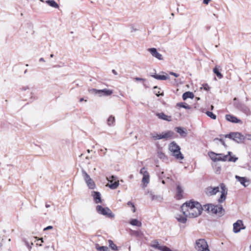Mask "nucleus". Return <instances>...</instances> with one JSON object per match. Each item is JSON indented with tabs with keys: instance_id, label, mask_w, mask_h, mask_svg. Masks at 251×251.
I'll list each match as a JSON object with an SVG mask.
<instances>
[{
	"instance_id": "nucleus-21",
	"label": "nucleus",
	"mask_w": 251,
	"mask_h": 251,
	"mask_svg": "<svg viewBox=\"0 0 251 251\" xmlns=\"http://www.w3.org/2000/svg\"><path fill=\"white\" fill-rule=\"evenodd\" d=\"M208 154L209 157L211 158V159L214 162L217 161V158L218 156L223 155L222 153H216L213 151H209L208 153Z\"/></svg>"
},
{
	"instance_id": "nucleus-19",
	"label": "nucleus",
	"mask_w": 251,
	"mask_h": 251,
	"mask_svg": "<svg viewBox=\"0 0 251 251\" xmlns=\"http://www.w3.org/2000/svg\"><path fill=\"white\" fill-rule=\"evenodd\" d=\"M156 115L158 117V118L160 119L168 122H170L172 121L171 116H167L166 114H165L163 112L157 113L156 114Z\"/></svg>"
},
{
	"instance_id": "nucleus-49",
	"label": "nucleus",
	"mask_w": 251,
	"mask_h": 251,
	"mask_svg": "<svg viewBox=\"0 0 251 251\" xmlns=\"http://www.w3.org/2000/svg\"><path fill=\"white\" fill-rule=\"evenodd\" d=\"M170 75L176 77H177L178 76H179V75L177 74H176L175 73H174V72H170Z\"/></svg>"
},
{
	"instance_id": "nucleus-16",
	"label": "nucleus",
	"mask_w": 251,
	"mask_h": 251,
	"mask_svg": "<svg viewBox=\"0 0 251 251\" xmlns=\"http://www.w3.org/2000/svg\"><path fill=\"white\" fill-rule=\"evenodd\" d=\"M235 178L244 187L248 186L250 184L249 179H247L245 177H241L238 176H236Z\"/></svg>"
},
{
	"instance_id": "nucleus-41",
	"label": "nucleus",
	"mask_w": 251,
	"mask_h": 251,
	"mask_svg": "<svg viewBox=\"0 0 251 251\" xmlns=\"http://www.w3.org/2000/svg\"><path fill=\"white\" fill-rule=\"evenodd\" d=\"M140 173L142 174L143 176L144 175H146V173H149L148 171L146 170L145 168L143 167L140 170Z\"/></svg>"
},
{
	"instance_id": "nucleus-24",
	"label": "nucleus",
	"mask_w": 251,
	"mask_h": 251,
	"mask_svg": "<svg viewBox=\"0 0 251 251\" xmlns=\"http://www.w3.org/2000/svg\"><path fill=\"white\" fill-rule=\"evenodd\" d=\"M194 97V94L190 91L186 92L183 93L182 95V99L183 100H186L188 98L193 99Z\"/></svg>"
},
{
	"instance_id": "nucleus-43",
	"label": "nucleus",
	"mask_w": 251,
	"mask_h": 251,
	"mask_svg": "<svg viewBox=\"0 0 251 251\" xmlns=\"http://www.w3.org/2000/svg\"><path fill=\"white\" fill-rule=\"evenodd\" d=\"M214 140H219L221 144L225 147H226V144H225V141L222 139H219L218 138H216L214 139Z\"/></svg>"
},
{
	"instance_id": "nucleus-18",
	"label": "nucleus",
	"mask_w": 251,
	"mask_h": 251,
	"mask_svg": "<svg viewBox=\"0 0 251 251\" xmlns=\"http://www.w3.org/2000/svg\"><path fill=\"white\" fill-rule=\"evenodd\" d=\"M226 119L227 121L231 122L233 123H239L241 122L240 120L238 119L236 117L230 114L226 115Z\"/></svg>"
},
{
	"instance_id": "nucleus-13",
	"label": "nucleus",
	"mask_w": 251,
	"mask_h": 251,
	"mask_svg": "<svg viewBox=\"0 0 251 251\" xmlns=\"http://www.w3.org/2000/svg\"><path fill=\"white\" fill-rule=\"evenodd\" d=\"M234 104L238 109L241 110L246 114L249 115L250 114V109L245 104L240 102L235 103Z\"/></svg>"
},
{
	"instance_id": "nucleus-9",
	"label": "nucleus",
	"mask_w": 251,
	"mask_h": 251,
	"mask_svg": "<svg viewBox=\"0 0 251 251\" xmlns=\"http://www.w3.org/2000/svg\"><path fill=\"white\" fill-rule=\"evenodd\" d=\"M90 92L95 93V94H99L100 96H108L113 93L111 90L104 89L101 90H97L96 89H92L89 90Z\"/></svg>"
},
{
	"instance_id": "nucleus-20",
	"label": "nucleus",
	"mask_w": 251,
	"mask_h": 251,
	"mask_svg": "<svg viewBox=\"0 0 251 251\" xmlns=\"http://www.w3.org/2000/svg\"><path fill=\"white\" fill-rule=\"evenodd\" d=\"M176 197L177 200H180L183 198L182 193L183 192V190L181 188V186L179 185H177L176 186Z\"/></svg>"
},
{
	"instance_id": "nucleus-12",
	"label": "nucleus",
	"mask_w": 251,
	"mask_h": 251,
	"mask_svg": "<svg viewBox=\"0 0 251 251\" xmlns=\"http://www.w3.org/2000/svg\"><path fill=\"white\" fill-rule=\"evenodd\" d=\"M246 226H244L243 222L241 220H238L233 224V232L234 233H238L240 231L241 229H244Z\"/></svg>"
},
{
	"instance_id": "nucleus-29",
	"label": "nucleus",
	"mask_w": 251,
	"mask_h": 251,
	"mask_svg": "<svg viewBox=\"0 0 251 251\" xmlns=\"http://www.w3.org/2000/svg\"><path fill=\"white\" fill-rule=\"evenodd\" d=\"M176 130L182 137H185L187 135V133L181 127H176Z\"/></svg>"
},
{
	"instance_id": "nucleus-10",
	"label": "nucleus",
	"mask_w": 251,
	"mask_h": 251,
	"mask_svg": "<svg viewBox=\"0 0 251 251\" xmlns=\"http://www.w3.org/2000/svg\"><path fill=\"white\" fill-rule=\"evenodd\" d=\"M220 187L221 189V195L220 198L218 200V202L219 203H222L226 199V196L227 194V190L226 185L224 183L220 184Z\"/></svg>"
},
{
	"instance_id": "nucleus-37",
	"label": "nucleus",
	"mask_w": 251,
	"mask_h": 251,
	"mask_svg": "<svg viewBox=\"0 0 251 251\" xmlns=\"http://www.w3.org/2000/svg\"><path fill=\"white\" fill-rule=\"evenodd\" d=\"M151 198V200H157V201H160L162 199V198L160 196H157L155 195L152 193H151L150 194Z\"/></svg>"
},
{
	"instance_id": "nucleus-2",
	"label": "nucleus",
	"mask_w": 251,
	"mask_h": 251,
	"mask_svg": "<svg viewBox=\"0 0 251 251\" xmlns=\"http://www.w3.org/2000/svg\"><path fill=\"white\" fill-rule=\"evenodd\" d=\"M204 210L208 213H212L218 214L219 216L221 217L225 213V210L221 205H214L213 204H206L204 205Z\"/></svg>"
},
{
	"instance_id": "nucleus-57",
	"label": "nucleus",
	"mask_w": 251,
	"mask_h": 251,
	"mask_svg": "<svg viewBox=\"0 0 251 251\" xmlns=\"http://www.w3.org/2000/svg\"><path fill=\"white\" fill-rule=\"evenodd\" d=\"M39 61H40V62L41 61L45 62V60H44V59L43 58H41L39 59Z\"/></svg>"
},
{
	"instance_id": "nucleus-39",
	"label": "nucleus",
	"mask_w": 251,
	"mask_h": 251,
	"mask_svg": "<svg viewBox=\"0 0 251 251\" xmlns=\"http://www.w3.org/2000/svg\"><path fill=\"white\" fill-rule=\"evenodd\" d=\"M206 115L213 120L216 119V115L210 111H207L206 112Z\"/></svg>"
},
{
	"instance_id": "nucleus-6",
	"label": "nucleus",
	"mask_w": 251,
	"mask_h": 251,
	"mask_svg": "<svg viewBox=\"0 0 251 251\" xmlns=\"http://www.w3.org/2000/svg\"><path fill=\"white\" fill-rule=\"evenodd\" d=\"M195 248L197 251H210L208 244L204 239H199L196 240Z\"/></svg>"
},
{
	"instance_id": "nucleus-42",
	"label": "nucleus",
	"mask_w": 251,
	"mask_h": 251,
	"mask_svg": "<svg viewBox=\"0 0 251 251\" xmlns=\"http://www.w3.org/2000/svg\"><path fill=\"white\" fill-rule=\"evenodd\" d=\"M222 156V159H219V160H222V161H226V160H228V155H224L223 154Z\"/></svg>"
},
{
	"instance_id": "nucleus-38",
	"label": "nucleus",
	"mask_w": 251,
	"mask_h": 251,
	"mask_svg": "<svg viewBox=\"0 0 251 251\" xmlns=\"http://www.w3.org/2000/svg\"><path fill=\"white\" fill-rule=\"evenodd\" d=\"M115 122V117L112 115L109 117L107 119V124L109 126H111Z\"/></svg>"
},
{
	"instance_id": "nucleus-53",
	"label": "nucleus",
	"mask_w": 251,
	"mask_h": 251,
	"mask_svg": "<svg viewBox=\"0 0 251 251\" xmlns=\"http://www.w3.org/2000/svg\"><path fill=\"white\" fill-rule=\"evenodd\" d=\"M219 159H222V156H218L217 158V161H222V160H219Z\"/></svg>"
},
{
	"instance_id": "nucleus-52",
	"label": "nucleus",
	"mask_w": 251,
	"mask_h": 251,
	"mask_svg": "<svg viewBox=\"0 0 251 251\" xmlns=\"http://www.w3.org/2000/svg\"><path fill=\"white\" fill-rule=\"evenodd\" d=\"M211 0H203V3L205 4H208Z\"/></svg>"
},
{
	"instance_id": "nucleus-35",
	"label": "nucleus",
	"mask_w": 251,
	"mask_h": 251,
	"mask_svg": "<svg viewBox=\"0 0 251 251\" xmlns=\"http://www.w3.org/2000/svg\"><path fill=\"white\" fill-rule=\"evenodd\" d=\"M82 174L83 178L85 182L87 181H89V179H91L90 176L83 169L82 170Z\"/></svg>"
},
{
	"instance_id": "nucleus-25",
	"label": "nucleus",
	"mask_w": 251,
	"mask_h": 251,
	"mask_svg": "<svg viewBox=\"0 0 251 251\" xmlns=\"http://www.w3.org/2000/svg\"><path fill=\"white\" fill-rule=\"evenodd\" d=\"M150 181V175L149 173H146V175L143 176L142 178V182L144 183V187H146L147 185L149 183Z\"/></svg>"
},
{
	"instance_id": "nucleus-5",
	"label": "nucleus",
	"mask_w": 251,
	"mask_h": 251,
	"mask_svg": "<svg viewBox=\"0 0 251 251\" xmlns=\"http://www.w3.org/2000/svg\"><path fill=\"white\" fill-rule=\"evenodd\" d=\"M226 138L233 140L237 143H241L245 139V137L238 132H230L224 135Z\"/></svg>"
},
{
	"instance_id": "nucleus-8",
	"label": "nucleus",
	"mask_w": 251,
	"mask_h": 251,
	"mask_svg": "<svg viewBox=\"0 0 251 251\" xmlns=\"http://www.w3.org/2000/svg\"><path fill=\"white\" fill-rule=\"evenodd\" d=\"M107 180L110 183L108 184V186L112 189H116L119 185V180L118 178L114 176H111L109 177H106Z\"/></svg>"
},
{
	"instance_id": "nucleus-58",
	"label": "nucleus",
	"mask_w": 251,
	"mask_h": 251,
	"mask_svg": "<svg viewBox=\"0 0 251 251\" xmlns=\"http://www.w3.org/2000/svg\"><path fill=\"white\" fill-rule=\"evenodd\" d=\"M46 207L47 208H49V207H50V204H46Z\"/></svg>"
},
{
	"instance_id": "nucleus-59",
	"label": "nucleus",
	"mask_w": 251,
	"mask_h": 251,
	"mask_svg": "<svg viewBox=\"0 0 251 251\" xmlns=\"http://www.w3.org/2000/svg\"><path fill=\"white\" fill-rule=\"evenodd\" d=\"M231 152L230 151H228V154L227 155H228V156L229 155V156H231Z\"/></svg>"
},
{
	"instance_id": "nucleus-30",
	"label": "nucleus",
	"mask_w": 251,
	"mask_h": 251,
	"mask_svg": "<svg viewBox=\"0 0 251 251\" xmlns=\"http://www.w3.org/2000/svg\"><path fill=\"white\" fill-rule=\"evenodd\" d=\"M177 107L184 108L186 109H190L191 107L185 102H178L176 103Z\"/></svg>"
},
{
	"instance_id": "nucleus-55",
	"label": "nucleus",
	"mask_w": 251,
	"mask_h": 251,
	"mask_svg": "<svg viewBox=\"0 0 251 251\" xmlns=\"http://www.w3.org/2000/svg\"><path fill=\"white\" fill-rule=\"evenodd\" d=\"M132 211L133 212H135V211H136V209H135V206H133L132 207Z\"/></svg>"
},
{
	"instance_id": "nucleus-7",
	"label": "nucleus",
	"mask_w": 251,
	"mask_h": 251,
	"mask_svg": "<svg viewBox=\"0 0 251 251\" xmlns=\"http://www.w3.org/2000/svg\"><path fill=\"white\" fill-rule=\"evenodd\" d=\"M96 210L97 212L99 213V214L106 216L109 218L114 217V214L108 207L104 208L102 206L98 205L96 207Z\"/></svg>"
},
{
	"instance_id": "nucleus-64",
	"label": "nucleus",
	"mask_w": 251,
	"mask_h": 251,
	"mask_svg": "<svg viewBox=\"0 0 251 251\" xmlns=\"http://www.w3.org/2000/svg\"><path fill=\"white\" fill-rule=\"evenodd\" d=\"M50 57H51V58L53 57V54H51L50 55Z\"/></svg>"
},
{
	"instance_id": "nucleus-32",
	"label": "nucleus",
	"mask_w": 251,
	"mask_h": 251,
	"mask_svg": "<svg viewBox=\"0 0 251 251\" xmlns=\"http://www.w3.org/2000/svg\"><path fill=\"white\" fill-rule=\"evenodd\" d=\"M151 247L159 250H161L163 246H159L158 242L157 240H154L152 241V244L151 245Z\"/></svg>"
},
{
	"instance_id": "nucleus-40",
	"label": "nucleus",
	"mask_w": 251,
	"mask_h": 251,
	"mask_svg": "<svg viewBox=\"0 0 251 251\" xmlns=\"http://www.w3.org/2000/svg\"><path fill=\"white\" fill-rule=\"evenodd\" d=\"M237 160H238V158H237V157H235V156H230L228 158V161H230V162H235Z\"/></svg>"
},
{
	"instance_id": "nucleus-14",
	"label": "nucleus",
	"mask_w": 251,
	"mask_h": 251,
	"mask_svg": "<svg viewBox=\"0 0 251 251\" xmlns=\"http://www.w3.org/2000/svg\"><path fill=\"white\" fill-rule=\"evenodd\" d=\"M148 50L151 53V54L153 57H155L156 58L159 60L163 59L162 54H161L157 51V49L156 48H149L148 49Z\"/></svg>"
},
{
	"instance_id": "nucleus-33",
	"label": "nucleus",
	"mask_w": 251,
	"mask_h": 251,
	"mask_svg": "<svg viewBox=\"0 0 251 251\" xmlns=\"http://www.w3.org/2000/svg\"><path fill=\"white\" fill-rule=\"evenodd\" d=\"M109 246V247L114 251H117L119 250L118 247L115 245L112 240H108Z\"/></svg>"
},
{
	"instance_id": "nucleus-1",
	"label": "nucleus",
	"mask_w": 251,
	"mask_h": 251,
	"mask_svg": "<svg viewBox=\"0 0 251 251\" xmlns=\"http://www.w3.org/2000/svg\"><path fill=\"white\" fill-rule=\"evenodd\" d=\"M181 209L183 214L189 216V218H195L200 216L204 210L198 201L191 200L186 201L181 206Z\"/></svg>"
},
{
	"instance_id": "nucleus-63",
	"label": "nucleus",
	"mask_w": 251,
	"mask_h": 251,
	"mask_svg": "<svg viewBox=\"0 0 251 251\" xmlns=\"http://www.w3.org/2000/svg\"><path fill=\"white\" fill-rule=\"evenodd\" d=\"M162 183L163 184H164L165 183V180L163 179V180H162Z\"/></svg>"
},
{
	"instance_id": "nucleus-48",
	"label": "nucleus",
	"mask_w": 251,
	"mask_h": 251,
	"mask_svg": "<svg viewBox=\"0 0 251 251\" xmlns=\"http://www.w3.org/2000/svg\"><path fill=\"white\" fill-rule=\"evenodd\" d=\"M134 79L136 80V81H144L145 80V79L144 78H140V77H135L134 78Z\"/></svg>"
},
{
	"instance_id": "nucleus-17",
	"label": "nucleus",
	"mask_w": 251,
	"mask_h": 251,
	"mask_svg": "<svg viewBox=\"0 0 251 251\" xmlns=\"http://www.w3.org/2000/svg\"><path fill=\"white\" fill-rule=\"evenodd\" d=\"M92 195L93 197L94 201L96 203H101L102 201L100 192L97 191H93Z\"/></svg>"
},
{
	"instance_id": "nucleus-23",
	"label": "nucleus",
	"mask_w": 251,
	"mask_h": 251,
	"mask_svg": "<svg viewBox=\"0 0 251 251\" xmlns=\"http://www.w3.org/2000/svg\"><path fill=\"white\" fill-rule=\"evenodd\" d=\"M157 155L158 158H159L160 159H162L163 161L166 160L168 159L167 156L162 151L161 148L159 149L158 150L157 152Z\"/></svg>"
},
{
	"instance_id": "nucleus-45",
	"label": "nucleus",
	"mask_w": 251,
	"mask_h": 251,
	"mask_svg": "<svg viewBox=\"0 0 251 251\" xmlns=\"http://www.w3.org/2000/svg\"><path fill=\"white\" fill-rule=\"evenodd\" d=\"M161 251H172L170 248H169L168 247H167L166 246H163V247L162 248V249Z\"/></svg>"
},
{
	"instance_id": "nucleus-44",
	"label": "nucleus",
	"mask_w": 251,
	"mask_h": 251,
	"mask_svg": "<svg viewBox=\"0 0 251 251\" xmlns=\"http://www.w3.org/2000/svg\"><path fill=\"white\" fill-rule=\"evenodd\" d=\"M204 90L208 91L210 89V87L207 84H204L202 85Z\"/></svg>"
},
{
	"instance_id": "nucleus-22",
	"label": "nucleus",
	"mask_w": 251,
	"mask_h": 251,
	"mask_svg": "<svg viewBox=\"0 0 251 251\" xmlns=\"http://www.w3.org/2000/svg\"><path fill=\"white\" fill-rule=\"evenodd\" d=\"M189 217V216H186L183 214V215H181L179 214H177L176 216V218L178 222L184 224L187 221V217Z\"/></svg>"
},
{
	"instance_id": "nucleus-3",
	"label": "nucleus",
	"mask_w": 251,
	"mask_h": 251,
	"mask_svg": "<svg viewBox=\"0 0 251 251\" xmlns=\"http://www.w3.org/2000/svg\"><path fill=\"white\" fill-rule=\"evenodd\" d=\"M169 150L171 152V155L177 159L182 160L184 158L183 154L180 152V148L175 142H172L169 145Z\"/></svg>"
},
{
	"instance_id": "nucleus-26",
	"label": "nucleus",
	"mask_w": 251,
	"mask_h": 251,
	"mask_svg": "<svg viewBox=\"0 0 251 251\" xmlns=\"http://www.w3.org/2000/svg\"><path fill=\"white\" fill-rule=\"evenodd\" d=\"M87 186L90 189H94L96 188V184L93 180L91 178L89 181L85 182Z\"/></svg>"
},
{
	"instance_id": "nucleus-50",
	"label": "nucleus",
	"mask_w": 251,
	"mask_h": 251,
	"mask_svg": "<svg viewBox=\"0 0 251 251\" xmlns=\"http://www.w3.org/2000/svg\"><path fill=\"white\" fill-rule=\"evenodd\" d=\"M52 228H53L52 226H48L47 227H46V228H45L44 230H47L51 229H52Z\"/></svg>"
},
{
	"instance_id": "nucleus-51",
	"label": "nucleus",
	"mask_w": 251,
	"mask_h": 251,
	"mask_svg": "<svg viewBox=\"0 0 251 251\" xmlns=\"http://www.w3.org/2000/svg\"><path fill=\"white\" fill-rule=\"evenodd\" d=\"M127 204L129 206H134V204L131 201H128L127 203Z\"/></svg>"
},
{
	"instance_id": "nucleus-31",
	"label": "nucleus",
	"mask_w": 251,
	"mask_h": 251,
	"mask_svg": "<svg viewBox=\"0 0 251 251\" xmlns=\"http://www.w3.org/2000/svg\"><path fill=\"white\" fill-rule=\"evenodd\" d=\"M95 248L99 251H109L107 246H100L98 244L95 245Z\"/></svg>"
},
{
	"instance_id": "nucleus-46",
	"label": "nucleus",
	"mask_w": 251,
	"mask_h": 251,
	"mask_svg": "<svg viewBox=\"0 0 251 251\" xmlns=\"http://www.w3.org/2000/svg\"><path fill=\"white\" fill-rule=\"evenodd\" d=\"M164 172L162 171L160 173L158 174V176L160 179H163L164 178Z\"/></svg>"
},
{
	"instance_id": "nucleus-61",
	"label": "nucleus",
	"mask_w": 251,
	"mask_h": 251,
	"mask_svg": "<svg viewBox=\"0 0 251 251\" xmlns=\"http://www.w3.org/2000/svg\"><path fill=\"white\" fill-rule=\"evenodd\" d=\"M83 100H84V99H83V98H80V99L79 100V101H80V102H81V101H83Z\"/></svg>"
},
{
	"instance_id": "nucleus-34",
	"label": "nucleus",
	"mask_w": 251,
	"mask_h": 251,
	"mask_svg": "<svg viewBox=\"0 0 251 251\" xmlns=\"http://www.w3.org/2000/svg\"><path fill=\"white\" fill-rule=\"evenodd\" d=\"M213 71L219 79H221L223 77V75L220 72L217 66H215V67L213 69Z\"/></svg>"
},
{
	"instance_id": "nucleus-27",
	"label": "nucleus",
	"mask_w": 251,
	"mask_h": 251,
	"mask_svg": "<svg viewBox=\"0 0 251 251\" xmlns=\"http://www.w3.org/2000/svg\"><path fill=\"white\" fill-rule=\"evenodd\" d=\"M46 2L51 7L55 8H59L58 4L54 0H47Z\"/></svg>"
},
{
	"instance_id": "nucleus-28",
	"label": "nucleus",
	"mask_w": 251,
	"mask_h": 251,
	"mask_svg": "<svg viewBox=\"0 0 251 251\" xmlns=\"http://www.w3.org/2000/svg\"><path fill=\"white\" fill-rule=\"evenodd\" d=\"M130 224L134 226L140 227L142 226V223L139 221L137 219H131L129 222Z\"/></svg>"
},
{
	"instance_id": "nucleus-4",
	"label": "nucleus",
	"mask_w": 251,
	"mask_h": 251,
	"mask_svg": "<svg viewBox=\"0 0 251 251\" xmlns=\"http://www.w3.org/2000/svg\"><path fill=\"white\" fill-rule=\"evenodd\" d=\"M174 133L171 130H169L165 132H163L161 134H158L156 132L151 133L150 134L151 137L154 140H160L165 139L167 140L173 137Z\"/></svg>"
},
{
	"instance_id": "nucleus-36",
	"label": "nucleus",
	"mask_w": 251,
	"mask_h": 251,
	"mask_svg": "<svg viewBox=\"0 0 251 251\" xmlns=\"http://www.w3.org/2000/svg\"><path fill=\"white\" fill-rule=\"evenodd\" d=\"M132 235L138 237H142V236H143L144 234L141 231L134 230L132 231Z\"/></svg>"
},
{
	"instance_id": "nucleus-60",
	"label": "nucleus",
	"mask_w": 251,
	"mask_h": 251,
	"mask_svg": "<svg viewBox=\"0 0 251 251\" xmlns=\"http://www.w3.org/2000/svg\"><path fill=\"white\" fill-rule=\"evenodd\" d=\"M136 29H134L133 27L132 28V30H131V32H133V31H136Z\"/></svg>"
},
{
	"instance_id": "nucleus-11",
	"label": "nucleus",
	"mask_w": 251,
	"mask_h": 251,
	"mask_svg": "<svg viewBox=\"0 0 251 251\" xmlns=\"http://www.w3.org/2000/svg\"><path fill=\"white\" fill-rule=\"evenodd\" d=\"M155 72V70H153V72L150 73V75L153 78L158 79V80H167L169 78V76L165 72H161L162 74H165V75H158L156 74L154 72Z\"/></svg>"
},
{
	"instance_id": "nucleus-47",
	"label": "nucleus",
	"mask_w": 251,
	"mask_h": 251,
	"mask_svg": "<svg viewBox=\"0 0 251 251\" xmlns=\"http://www.w3.org/2000/svg\"><path fill=\"white\" fill-rule=\"evenodd\" d=\"M24 241L26 246H27V247L28 248V249L29 250H30L31 249V248H32L31 246H30L29 243L27 241H26L25 240H24Z\"/></svg>"
},
{
	"instance_id": "nucleus-62",
	"label": "nucleus",
	"mask_w": 251,
	"mask_h": 251,
	"mask_svg": "<svg viewBox=\"0 0 251 251\" xmlns=\"http://www.w3.org/2000/svg\"><path fill=\"white\" fill-rule=\"evenodd\" d=\"M38 240H41V242H43V238L39 239Z\"/></svg>"
},
{
	"instance_id": "nucleus-54",
	"label": "nucleus",
	"mask_w": 251,
	"mask_h": 251,
	"mask_svg": "<svg viewBox=\"0 0 251 251\" xmlns=\"http://www.w3.org/2000/svg\"><path fill=\"white\" fill-rule=\"evenodd\" d=\"M220 170H221V167H219L218 168V169L216 170V173H217V174H219V173H220V171H220Z\"/></svg>"
},
{
	"instance_id": "nucleus-56",
	"label": "nucleus",
	"mask_w": 251,
	"mask_h": 251,
	"mask_svg": "<svg viewBox=\"0 0 251 251\" xmlns=\"http://www.w3.org/2000/svg\"><path fill=\"white\" fill-rule=\"evenodd\" d=\"M112 73H113L115 75H117V72H116L115 70H112Z\"/></svg>"
},
{
	"instance_id": "nucleus-15",
	"label": "nucleus",
	"mask_w": 251,
	"mask_h": 251,
	"mask_svg": "<svg viewBox=\"0 0 251 251\" xmlns=\"http://www.w3.org/2000/svg\"><path fill=\"white\" fill-rule=\"evenodd\" d=\"M219 191V187H209L206 189V193L209 196H213L217 194Z\"/></svg>"
}]
</instances>
